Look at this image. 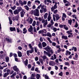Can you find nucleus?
I'll return each instance as SVG.
<instances>
[{
	"instance_id": "1",
	"label": "nucleus",
	"mask_w": 79,
	"mask_h": 79,
	"mask_svg": "<svg viewBox=\"0 0 79 79\" xmlns=\"http://www.w3.org/2000/svg\"><path fill=\"white\" fill-rule=\"evenodd\" d=\"M31 13L32 15H34L36 16H39V15H40L39 10L38 9H36L34 10H32L31 11Z\"/></svg>"
},
{
	"instance_id": "2",
	"label": "nucleus",
	"mask_w": 79,
	"mask_h": 79,
	"mask_svg": "<svg viewBox=\"0 0 79 79\" xmlns=\"http://www.w3.org/2000/svg\"><path fill=\"white\" fill-rule=\"evenodd\" d=\"M29 47L30 48V50H27V54L28 56L30 55L29 53H32L34 52V48L32 47V46H31V44H29Z\"/></svg>"
},
{
	"instance_id": "3",
	"label": "nucleus",
	"mask_w": 79,
	"mask_h": 79,
	"mask_svg": "<svg viewBox=\"0 0 79 79\" xmlns=\"http://www.w3.org/2000/svg\"><path fill=\"white\" fill-rule=\"evenodd\" d=\"M56 18V21H58V19H60V15H59L58 14H56L55 15L54 14L53 15V20L54 21H56V19H55V17Z\"/></svg>"
},
{
	"instance_id": "4",
	"label": "nucleus",
	"mask_w": 79,
	"mask_h": 79,
	"mask_svg": "<svg viewBox=\"0 0 79 79\" xmlns=\"http://www.w3.org/2000/svg\"><path fill=\"white\" fill-rule=\"evenodd\" d=\"M13 69L15 71H16L17 73V74H19L20 71H19V69L18 68H17V66L16 65H15L14 67H13Z\"/></svg>"
},
{
	"instance_id": "5",
	"label": "nucleus",
	"mask_w": 79,
	"mask_h": 79,
	"mask_svg": "<svg viewBox=\"0 0 79 79\" xmlns=\"http://www.w3.org/2000/svg\"><path fill=\"white\" fill-rule=\"evenodd\" d=\"M44 3L45 5H47V6H48L49 5V3H52V2L50 0H44Z\"/></svg>"
},
{
	"instance_id": "6",
	"label": "nucleus",
	"mask_w": 79,
	"mask_h": 79,
	"mask_svg": "<svg viewBox=\"0 0 79 79\" xmlns=\"http://www.w3.org/2000/svg\"><path fill=\"white\" fill-rule=\"evenodd\" d=\"M47 40H48V41H49V42L50 43H52V46H54V47L56 46V43L54 42H52V40H50V38L49 37H47Z\"/></svg>"
},
{
	"instance_id": "7",
	"label": "nucleus",
	"mask_w": 79,
	"mask_h": 79,
	"mask_svg": "<svg viewBox=\"0 0 79 79\" xmlns=\"http://www.w3.org/2000/svg\"><path fill=\"white\" fill-rule=\"evenodd\" d=\"M42 23H44V26H46V25L48 24L47 23V19L45 20L44 19V18H42L41 20Z\"/></svg>"
},
{
	"instance_id": "8",
	"label": "nucleus",
	"mask_w": 79,
	"mask_h": 79,
	"mask_svg": "<svg viewBox=\"0 0 79 79\" xmlns=\"http://www.w3.org/2000/svg\"><path fill=\"white\" fill-rule=\"evenodd\" d=\"M45 50L48 51V52L49 53H51L52 54L53 53V52L52 50H50V48L49 46H47L45 48Z\"/></svg>"
},
{
	"instance_id": "9",
	"label": "nucleus",
	"mask_w": 79,
	"mask_h": 79,
	"mask_svg": "<svg viewBox=\"0 0 79 79\" xmlns=\"http://www.w3.org/2000/svg\"><path fill=\"white\" fill-rule=\"evenodd\" d=\"M26 21L27 22H28V23L29 24H31L32 23V21H33V20L31 18L29 17L26 20Z\"/></svg>"
},
{
	"instance_id": "10",
	"label": "nucleus",
	"mask_w": 79,
	"mask_h": 79,
	"mask_svg": "<svg viewBox=\"0 0 79 79\" xmlns=\"http://www.w3.org/2000/svg\"><path fill=\"white\" fill-rule=\"evenodd\" d=\"M56 5H57V2H55V4L54 6L52 7L51 8V11H53L54 10L57 8V6H56Z\"/></svg>"
},
{
	"instance_id": "11",
	"label": "nucleus",
	"mask_w": 79,
	"mask_h": 79,
	"mask_svg": "<svg viewBox=\"0 0 79 79\" xmlns=\"http://www.w3.org/2000/svg\"><path fill=\"white\" fill-rule=\"evenodd\" d=\"M67 17V16H66V14L64 13H63L62 16V20L63 21H64L65 20V19L64 18H66Z\"/></svg>"
},
{
	"instance_id": "12",
	"label": "nucleus",
	"mask_w": 79,
	"mask_h": 79,
	"mask_svg": "<svg viewBox=\"0 0 79 79\" xmlns=\"http://www.w3.org/2000/svg\"><path fill=\"white\" fill-rule=\"evenodd\" d=\"M25 13H26V12H25L24 9H23L20 12V16L21 18L24 17V15H25Z\"/></svg>"
},
{
	"instance_id": "13",
	"label": "nucleus",
	"mask_w": 79,
	"mask_h": 79,
	"mask_svg": "<svg viewBox=\"0 0 79 79\" xmlns=\"http://www.w3.org/2000/svg\"><path fill=\"white\" fill-rule=\"evenodd\" d=\"M44 33H46V30L44 29L42 31H39V34H44Z\"/></svg>"
},
{
	"instance_id": "14",
	"label": "nucleus",
	"mask_w": 79,
	"mask_h": 79,
	"mask_svg": "<svg viewBox=\"0 0 79 79\" xmlns=\"http://www.w3.org/2000/svg\"><path fill=\"white\" fill-rule=\"evenodd\" d=\"M49 64L50 66H54L55 64V63L53 61H50L49 62Z\"/></svg>"
},
{
	"instance_id": "15",
	"label": "nucleus",
	"mask_w": 79,
	"mask_h": 79,
	"mask_svg": "<svg viewBox=\"0 0 79 79\" xmlns=\"http://www.w3.org/2000/svg\"><path fill=\"white\" fill-rule=\"evenodd\" d=\"M51 14H50V12H49V15L48 17V21H50L51 20Z\"/></svg>"
},
{
	"instance_id": "16",
	"label": "nucleus",
	"mask_w": 79,
	"mask_h": 79,
	"mask_svg": "<svg viewBox=\"0 0 79 79\" xmlns=\"http://www.w3.org/2000/svg\"><path fill=\"white\" fill-rule=\"evenodd\" d=\"M28 30L29 32H32L33 29H32V26L31 25L30 26V28L28 29Z\"/></svg>"
},
{
	"instance_id": "17",
	"label": "nucleus",
	"mask_w": 79,
	"mask_h": 79,
	"mask_svg": "<svg viewBox=\"0 0 79 79\" xmlns=\"http://www.w3.org/2000/svg\"><path fill=\"white\" fill-rule=\"evenodd\" d=\"M52 30H53L54 32H56L57 31H60V28L57 29L56 28L54 27H53Z\"/></svg>"
},
{
	"instance_id": "18",
	"label": "nucleus",
	"mask_w": 79,
	"mask_h": 79,
	"mask_svg": "<svg viewBox=\"0 0 79 79\" xmlns=\"http://www.w3.org/2000/svg\"><path fill=\"white\" fill-rule=\"evenodd\" d=\"M43 76L44 77L45 79H49V77L47 75L43 74Z\"/></svg>"
},
{
	"instance_id": "19",
	"label": "nucleus",
	"mask_w": 79,
	"mask_h": 79,
	"mask_svg": "<svg viewBox=\"0 0 79 79\" xmlns=\"http://www.w3.org/2000/svg\"><path fill=\"white\" fill-rule=\"evenodd\" d=\"M17 53L18 54V56L19 57H22V53L20 51H18L17 52Z\"/></svg>"
},
{
	"instance_id": "20",
	"label": "nucleus",
	"mask_w": 79,
	"mask_h": 79,
	"mask_svg": "<svg viewBox=\"0 0 79 79\" xmlns=\"http://www.w3.org/2000/svg\"><path fill=\"white\" fill-rule=\"evenodd\" d=\"M62 39H64V40H67L68 38L67 36H65L64 35H62Z\"/></svg>"
},
{
	"instance_id": "21",
	"label": "nucleus",
	"mask_w": 79,
	"mask_h": 79,
	"mask_svg": "<svg viewBox=\"0 0 79 79\" xmlns=\"http://www.w3.org/2000/svg\"><path fill=\"white\" fill-rule=\"evenodd\" d=\"M19 12L18 10H15L14 11V15H18V14H19Z\"/></svg>"
},
{
	"instance_id": "22",
	"label": "nucleus",
	"mask_w": 79,
	"mask_h": 79,
	"mask_svg": "<svg viewBox=\"0 0 79 79\" xmlns=\"http://www.w3.org/2000/svg\"><path fill=\"white\" fill-rule=\"evenodd\" d=\"M41 58L43 59V60H48V58L46 56H42Z\"/></svg>"
},
{
	"instance_id": "23",
	"label": "nucleus",
	"mask_w": 79,
	"mask_h": 79,
	"mask_svg": "<svg viewBox=\"0 0 79 79\" xmlns=\"http://www.w3.org/2000/svg\"><path fill=\"white\" fill-rule=\"evenodd\" d=\"M19 5H20L22 6H23V2L21 0H19Z\"/></svg>"
},
{
	"instance_id": "24",
	"label": "nucleus",
	"mask_w": 79,
	"mask_h": 79,
	"mask_svg": "<svg viewBox=\"0 0 79 79\" xmlns=\"http://www.w3.org/2000/svg\"><path fill=\"white\" fill-rule=\"evenodd\" d=\"M6 39L7 42H10V43L12 42V40L11 39H9V38H6Z\"/></svg>"
},
{
	"instance_id": "25",
	"label": "nucleus",
	"mask_w": 79,
	"mask_h": 79,
	"mask_svg": "<svg viewBox=\"0 0 79 79\" xmlns=\"http://www.w3.org/2000/svg\"><path fill=\"white\" fill-rule=\"evenodd\" d=\"M10 31H16V28H15V27H10Z\"/></svg>"
},
{
	"instance_id": "26",
	"label": "nucleus",
	"mask_w": 79,
	"mask_h": 79,
	"mask_svg": "<svg viewBox=\"0 0 79 79\" xmlns=\"http://www.w3.org/2000/svg\"><path fill=\"white\" fill-rule=\"evenodd\" d=\"M64 29L66 31H68L69 29L68 27L66 25H64Z\"/></svg>"
},
{
	"instance_id": "27",
	"label": "nucleus",
	"mask_w": 79,
	"mask_h": 79,
	"mask_svg": "<svg viewBox=\"0 0 79 79\" xmlns=\"http://www.w3.org/2000/svg\"><path fill=\"white\" fill-rule=\"evenodd\" d=\"M38 47L40 48V49H42L43 47L42 46V44H41V43L40 42V43L38 44Z\"/></svg>"
},
{
	"instance_id": "28",
	"label": "nucleus",
	"mask_w": 79,
	"mask_h": 79,
	"mask_svg": "<svg viewBox=\"0 0 79 79\" xmlns=\"http://www.w3.org/2000/svg\"><path fill=\"white\" fill-rule=\"evenodd\" d=\"M42 45L43 47H45L47 45V43L45 42H43L42 43Z\"/></svg>"
},
{
	"instance_id": "29",
	"label": "nucleus",
	"mask_w": 79,
	"mask_h": 79,
	"mask_svg": "<svg viewBox=\"0 0 79 79\" xmlns=\"http://www.w3.org/2000/svg\"><path fill=\"white\" fill-rule=\"evenodd\" d=\"M24 64L25 65L27 66V64H28V60L27 59H26L25 61L24 62Z\"/></svg>"
},
{
	"instance_id": "30",
	"label": "nucleus",
	"mask_w": 79,
	"mask_h": 79,
	"mask_svg": "<svg viewBox=\"0 0 79 79\" xmlns=\"http://www.w3.org/2000/svg\"><path fill=\"white\" fill-rule=\"evenodd\" d=\"M23 31V34H26L27 33V30H26V28H24Z\"/></svg>"
},
{
	"instance_id": "31",
	"label": "nucleus",
	"mask_w": 79,
	"mask_h": 79,
	"mask_svg": "<svg viewBox=\"0 0 79 79\" xmlns=\"http://www.w3.org/2000/svg\"><path fill=\"white\" fill-rule=\"evenodd\" d=\"M18 10H17L19 11V12H20L21 11L23 10V8L21 7H18Z\"/></svg>"
},
{
	"instance_id": "32",
	"label": "nucleus",
	"mask_w": 79,
	"mask_h": 79,
	"mask_svg": "<svg viewBox=\"0 0 79 79\" xmlns=\"http://www.w3.org/2000/svg\"><path fill=\"white\" fill-rule=\"evenodd\" d=\"M52 12H53L54 14H56L57 13H58V10L57 9L53 10V11H51Z\"/></svg>"
},
{
	"instance_id": "33",
	"label": "nucleus",
	"mask_w": 79,
	"mask_h": 79,
	"mask_svg": "<svg viewBox=\"0 0 79 79\" xmlns=\"http://www.w3.org/2000/svg\"><path fill=\"white\" fill-rule=\"evenodd\" d=\"M48 16V13H46L44 15V18L45 19H47V16Z\"/></svg>"
},
{
	"instance_id": "34",
	"label": "nucleus",
	"mask_w": 79,
	"mask_h": 79,
	"mask_svg": "<svg viewBox=\"0 0 79 79\" xmlns=\"http://www.w3.org/2000/svg\"><path fill=\"white\" fill-rule=\"evenodd\" d=\"M24 8L27 11H28L29 10V8L28 6H27V5L24 6Z\"/></svg>"
},
{
	"instance_id": "35",
	"label": "nucleus",
	"mask_w": 79,
	"mask_h": 79,
	"mask_svg": "<svg viewBox=\"0 0 79 79\" xmlns=\"http://www.w3.org/2000/svg\"><path fill=\"white\" fill-rule=\"evenodd\" d=\"M47 36H48V37H52V35H51V34L50 33V32H47L46 34Z\"/></svg>"
},
{
	"instance_id": "36",
	"label": "nucleus",
	"mask_w": 79,
	"mask_h": 79,
	"mask_svg": "<svg viewBox=\"0 0 79 79\" xmlns=\"http://www.w3.org/2000/svg\"><path fill=\"white\" fill-rule=\"evenodd\" d=\"M8 75H9V74L7 73H5L3 75V77L5 78L6 77H7V76H8Z\"/></svg>"
},
{
	"instance_id": "37",
	"label": "nucleus",
	"mask_w": 79,
	"mask_h": 79,
	"mask_svg": "<svg viewBox=\"0 0 79 79\" xmlns=\"http://www.w3.org/2000/svg\"><path fill=\"white\" fill-rule=\"evenodd\" d=\"M34 2L35 3H38V4H40V1L38 0H35Z\"/></svg>"
},
{
	"instance_id": "38",
	"label": "nucleus",
	"mask_w": 79,
	"mask_h": 79,
	"mask_svg": "<svg viewBox=\"0 0 79 79\" xmlns=\"http://www.w3.org/2000/svg\"><path fill=\"white\" fill-rule=\"evenodd\" d=\"M72 20L70 19L68 20V22L69 24L70 25H71V23H72Z\"/></svg>"
},
{
	"instance_id": "39",
	"label": "nucleus",
	"mask_w": 79,
	"mask_h": 79,
	"mask_svg": "<svg viewBox=\"0 0 79 79\" xmlns=\"http://www.w3.org/2000/svg\"><path fill=\"white\" fill-rule=\"evenodd\" d=\"M8 18L10 22V25H11V24H12V20H11V19H10V17H9Z\"/></svg>"
},
{
	"instance_id": "40",
	"label": "nucleus",
	"mask_w": 79,
	"mask_h": 79,
	"mask_svg": "<svg viewBox=\"0 0 79 79\" xmlns=\"http://www.w3.org/2000/svg\"><path fill=\"white\" fill-rule=\"evenodd\" d=\"M40 77V76L39 74H37L36 75V79H39Z\"/></svg>"
},
{
	"instance_id": "41",
	"label": "nucleus",
	"mask_w": 79,
	"mask_h": 79,
	"mask_svg": "<svg viewBox=\"0 0 79 79\" xmlns=\"http://www.w3.org/2000/svg\"><path fill=\"white\" fill-rule=\"evenodd\" d=\"M42 10H43V12L44 13H45V12L47 11V8H46V7L44 8Z\"/></svg>"
},
{
	"instance_id": "42",
	"label": "nucleus",
	"mask_w": 79,
	"mask_h": 79,
	"mask_svg": "<svg viewBox=\"0 0 79 79\" xmlns=\"http://www.w3.org/2000/svg\"><path fill=\"white\" fill-rule=\"evenodd\" d=\"M35 71H36L37 73H40V71H39V69L37 68H36L35 69Z\"/></svg>"
},
{
	"instance_id": "43",
	"label": "nucleus",
	"mask_w": 79,
	"mask_h": 79,
	"mask_svg": "<svg viewBox=\"0 0 79 79\" xmlns=\"http://www.w3.org/2000/svg\"><path fill=\"white\" fill-rule=\"evenodd\" d=\"M16 8V6H14L10 7V8H11V9H12V10H15Z\"/></svg>"
},
{
	"instance_id": "44",
	"label": "nucleus",
	"mask_w": 79,
	"mask_h": 79,
	"mask_svg": "<svg viewBox=\"0 0 79 79\" xmlns=\"http://www.w3.org/2000/svg\"><path fill=\"white\" fill-rule=\"evenodd\" d=\"M27 4V1H24L23 2V6H24V5H26Z\"/></svg>"
},
{
	"instance_id": "45",
	"label": "nucleus",
	"mask_w": 79,
	"mask_h": 79,
	"mask_svg": "<svg viewBox=\"0 0 79 79\" xmlns=\"http://www.w3.org/2000/svg\"><path fill=\"white\" fill-rule=\"evenodd\" d=\"M10 72L11 71H10V70L8 69L7 70V73H6L9 75V74H10Z\"/></svg>"
},
{
	"instance_id": "46",
	"label": "nucleus",
	"mask_w": 79,
	"mask_h": 79,
	"mask_svg": "<svg viewBox=\"0 0 79 79\" xmlns=\"http://www.w3.org/2000/svg\"><path fill=\"white\" fill-rule=\"evenodd\" d=\"M9 12L10 13L11 15H13V10H12L11 9H10L9 10Z\"/></svg>"
},
{
	"instance_id": "47",
	"label": "nucleus",
	"mask_w": 79,
	"mask_h": 79,
	"mask_svg": "<svg viewBox=\"0 0 79 79\" xmlns=\"http://www.w3.org/2000/svg\"><path fill=\"white\" fill-rule=\"evenodd\" d=\"M35 24H36V22L35 21H34L33 23L32 24L33 26H35Z\"/></svg>"
},
{
	"instance_id": "48",
	"label": "nucleus",
	"mask_w": 79,
	"mask_h": 79,
	"mask_svg": "<svg viewBox=\"0 0 79 79\" xmlns=\"http://www.w3.org/2000/svg\"><path fill=\"white\" fill-rule=\"evenodd\" d=\"M67 13L69 16H71V15H72V13L70 11L68 12Z\"/></svg>"
},
{
	"instance_id": "49",
	"label": "nucleus",
	"mask_w": 79,
	"mask_h": 79,
	"mask_svg": "<svg viewBox=\"0 0 79 79\" xmlns=\"http://www.w3.org/2000/svg\"><path fill=\"white\" fill-rule=\"evenodd\" d=\"M6 61L7 63H8V61H9V57H6Z\"/></svg>"
},
{
	"instance_id": "50",
	"label": "nucleus",
	"mask_w": 79,
	"mask_h": 79,
	"mask_svg": "<svg viewBox=\"0 0 79 79\" xmlns=\"http://www.w3.org/2000/svg\"><path fill=\"white\" fill-rule=\"evenodd\" d=\"M40 40L41 42H43V38H42V37H40Z\"/></svg>"
},
{
	"instance_id": "51",
	"label": "nucleus",
	"mask_w": 79,
	"mask_h": 79,
	"mask_svg": "<svg viewBox=\"0 0 79 79\" xmlns=\"http://www.w3.org/2000/svg\"><path fill=\"white\" fill-rule=\"evenodd\" d=\"M40 63H41V64H44V63H43V60L42 59H40Z\"/></svg>"
},
{
	"instance_id": "52",
	"label": "nucleus",
	"mask_w": 79,
	"mask_h": 79,
	"mask_svg": "<svg viewBox=\"0 0 79 79\" xmlns=\"http://www.w3.org/2000/svg\"><path fill=\"white\" fill-rule=\"evenodd\" d=\"M40 8L42 10H43V8H44V5H40Z\"/></svg>"
},
{
	"instance_id": "53",
	"label": "nucleus",
	"mask_w": 79,
	"mask_h": 79,
	"mask_svg": "<svg viewBox=\"0 0 79 79\" xmlns=\"http://www.w3.org/2000/svg\"><path fill=\"white\" fill-rule=\"evenodd\" d=\"M51 25H53V24H54V22H53V19H52L51 20Z\"/></svg>"
},
{
	"instance_id": "54",
	"label": "nucleus",
	"mask_w": 79,
	"mask_h": 79,
	"mask_svg": "<svg viewBox=\"0 0 79 79\" xmlns=\"http://www.w3.org/2000/svg\"><path fill=\"white\" fill-rule=\"evenodd\" d=\"M35 60L36 61H38V60H39V58H38V57L36 56L35 57Z\"/></svg>"
},
{
	"instance_id": "55",
	"label": "nucleus",
	"mask_w": 79,
	"mask_h": 79,
	"mask_svg": "<svg viewBox=\"0 0 79 79\" xmlns=\"http://www.w3.org/2000/svg\"><path fill=\"white\" fill-rule=\"evenodd\" d=\"M31 4V1H28L27 3V5H28V6H29V5H30Z\"/></svg>"
},
{
	"instance_id": "56",
	"label": "nucleus",
	"mask_w": 79,
	"mask_h": 79,
	"mask_svg": "<svg viewBox=\"0 0 79 79\" xmlns=\"http://www.w3.org/2000/svg\"><path fill=\"white\" fill-rule=\"evenodd\" d=\"M52 25L51 24H48L47 25V26L48 27H49V28H50V27H51V26H52Z\"/></svg>"
},
{
	"instance_id": "57",
	"label": "nucleus",
	"mask_w": 79,
	"mask_h": 79,
	"mask_svg": "<svg viewBox=\"0 0 79 79\" xmlns=\"http://www.w3.org/2000/svg\"><path fill=\"white\" fill-rule=\"evenodd\" d=\"M36 8V6H35V5H34L32 7V8L33 9H35V8Z\"/></svg>"
},
{
	"instance_id": "58",
	"label": "nucleus",
	"mask_w": 79,
	"mask_h": 79,
	"mask_svg": "<svg viewBox=\"0 0 79 79\" xmlns=\"http://www.w3.org/2000/svg\"><path fill=\"white\" fill-rule=\"evenodd\" d=\"M33 29H34V32H37V30H36V28H35V27H34Z\"/></svg>"
},
{
	"instance_id": "59",
	"label": "nucleus",
	"mask_w": 79,
	"mask_h": 79,
	"mask_svg": "<svg viewBox=\"0 0 79 79\" xmlns=\"http://www.w3.org/2000/svg\"><path fill=\"white\" fill-rule=\"evenodd\" d=\"M78 26V24H77V22H76V23L75 24V27H77Z\"/></svg>"
},
{
	"instance_id": "60",
	"label": "nucleus",
	"mask_w": 79,
	"mask_h": 79,
	"mask_svg": "<svg viewBox=\"0 0 79 79\" xmlns=\"http://www.w3.org/2000/svg\"><path fill=\"white\" fill-rule=\"evenodd\" d=\"M31 68V64H28V68L30 69Z\"/></svg>"
},
{
	"instance_id": "61",
	"label": "nucleus",
	"mask_w": 79,
	"mask_h": 79,
	"mask_svg": "<svg viewBox=\"0 0 79 79\" xmlns=\"http://www.w3.org/2000/svg\"><path fill=\"white\" fill-rule=\"evenodd\" d=\"M72 11L73 13H76L77 11L76 9H73Z\"/></svg>"
},
{
	"instance_id": "62",
	"label": "nucleus",
	"mask_w": 79,
	"mask_h": 79,
	"mask_svg": "<svg viewBox=\"0 0 79 79\" xmlns=\"http://www.w3.org/2000/svg\"><path fill=\"white\" fill-rule=\"evenodd\" d=\"M55 69L56 70H58V67L57 66H55Z\"/></svg>"
},
{
	"instance_id": "63",
	"label": "nucleus",
	"mask_w": 79,
	"mask_h": 79,
	"mask_svg": "<svg viewBox=\"0 0 79 79\" xmlns=\"http://www.w3.org/2000/svg\"><path fill=\"white\" fill-rule=\"evenodd\" d=\"M59 27H60V28H63V27H64V25H59Z\"/></svg>"
},
{
	"instance_id": "64",
	"label": "nucleus",
	"mask_w": 79,
	"mask_h": 79,
	"mask_svg": "<svg viewBox=\"0 0 79 79\" xmlns=\"http://www.w3.org/2000/svg\"><path fill=\"white\" fill-rule=\"evenodd\" d=\"M66 53H68V54H69V55H70V54H71V52H70L69 51H66Z\"/></svg>"
}]
</instances>
